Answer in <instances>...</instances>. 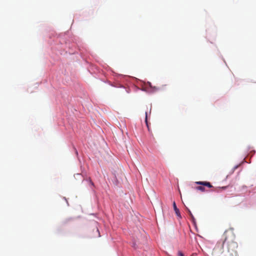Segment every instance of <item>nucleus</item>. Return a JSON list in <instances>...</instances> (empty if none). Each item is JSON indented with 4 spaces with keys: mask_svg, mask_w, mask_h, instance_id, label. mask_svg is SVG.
Instances as JSON below:
<instances>
[{
    "mask_svg": "<svg viewBox=\"0 0 256 256\" xmlns=\"http://www.w3.org/2000/svg\"><path fill=\"white\" fill-rule=\"evenodd\" d=\"M222 248L226 247L227 252L232 255L236 254V249L238 248L237 242L235 241L236 236L234 234V228H230L224 232L222 236Z\"/></svg>",
    "mask_w": 256,
    "mask_h": 256,
    "instance_id": "f257e3e1",
    "label": "nucleus"
},
{
    "mask_svg": "<svg viewBox=\"0 0 256 256\" xmlns=\"http://www.w3.org/2000/svg\"><path fill=\"white\" fill-rule=\"evenodd\" d=\"M196 184H197L201 185V186H198L196 188V190H200L202 192L205 191V188L204 186H207L208 188H212L213 186L211 184L210 182H196Z\"/></svg>",
    "mask_w": 256,
    "mask_h": 256,
    "instance_id": "f03ea898",
    "label": "nucleus"
},
{
    "mask_svg": "<svg viewBox=\"0 0 256 256\" xmlns=\"http://www.w3.org/2000/svg\"><path fill=\"white\" fill-rule=\"evenodd\" d=\"M173 206H174V210L175 211V212L176 214V216L180 218H181V216H180V210H179L177 208L176 206V202H173Z\"/></svg>",
    "mask_w": 256,
    "mask_h": 256,
    "instance_id": "7ed1b4c3",
    "label": "nucleus"
},
{
    "mask_svg": "<svg viewBox=\"0 0 256 256\" xmlns=\"http://www.w3.org/2000/svg\"><path fill=\"white\" fill-rule=\"evenodd\" d=\"M145 114H146L145 122H146V124L148 127V130L150 131L149 126H148V112H146Z\"/></svg>",
    "mask_w": 256,
    "mask_h": 256,
    "instance_id": "20e7f679",
    "label": "nucleus"
},
{
    "mask_svg": "<svg viewBox=\"0 0 256 256\" xmlns=\"http://www.w3.org/2000/svg\"><path fill=\"white\" fill-rule=\"evenodd\" d=\"M186 210H188V214H189L191 218H192V220H194V216H193V215H192V212H190V210L188 208H186Z\"/></svg>",
    "mask_w": 256,
    "mask_h": 256,
    "instance_id": "39448f33",
    "label": "nucleus"
},
{
    "mask_svg": "<svg viewBox=\"0 0 256 256\" xmlns=\"http://www.w3.org/2000/svg\"><path fill=\"white\" fill-rule=\"evenodd\" d=\"M178 256H184V254L180 250L178 252Z\"/></svg>",
    "mask_w": 256,
    "mask_h": 256,
    "instance_id": "423d86ee",
    "label": "nucleus"
},
{
    "mask_svg": "<svg viewBox=\"0 0 256 256\" xmlns=\"http://www.w3.org/2000/svg\"><path fill=\"white\" fill-rule=\"evenodd\" d=\"M66 220L64 221V223H65V224H66V223L68 222V220Z\"/></svg>",
    "mask_w": 256,
    "mask_h": 256,
    "instance_id": "0eeeda50",
    "label": "nucleus"
},
{
    "mask_svg": "<svg viewBox=\"0 0 256 256\" xmlns=\"http://www.w3.org/2000/svg\"><path fill=\"white\" fill-rule=\"evenodd\" d=\"M226 188V186H224V187H222V188L224 189V188Z\"/></svg>",
    "mask_w": 256,
    "mask_h": 256,
    "instance_id": "6e6552de",
    "label": "nucleus"
}]
</instances>
